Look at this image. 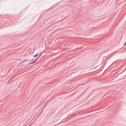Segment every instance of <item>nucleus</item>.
Instances as JSON below:
<instances>
[{"label": "nucleus", "instance_id": "obj_1", "mask_svg": "<svg viewBox=\"0 0 126 126\" xmlns=\"http://www.w3.org/2000/svg\"><path fill=\"white\" fill-rule=\"evenodd\" d=\"M38 59H38H36V60H35L34 61H33V62H31V63H30V64H32V63H35V62Z\"/></svg>", "mask_w": 126, "mask_h": 126}, {"label": "nucleus", "instance_id": "obj_2", "mask_svg": "<svg viewBox=\"0 0 126 126\" xmlns=\"http://www.w3.org/2000/svg\"><path fill=\"white\" fill-rule=\"evenodd\" d=\"M38 54H36L34 56V57H36L38 55Z\"/></svg>", "mask_w": 126, "mask_h": 126}, {"label": "nucleus", "instance_id": "obj_3", "mask_svg": "<svg viewBox=\"0 0 126 126\" xmlns=\"http://www.w3.org/2000/svg\"><path fill=\"white\" fill-rule=\"evenodd\" d=\"M126 44V42L124 44V45H125Z\"/></svg>", "mask_w": 126, "mask_h": 126}]
</instances>
